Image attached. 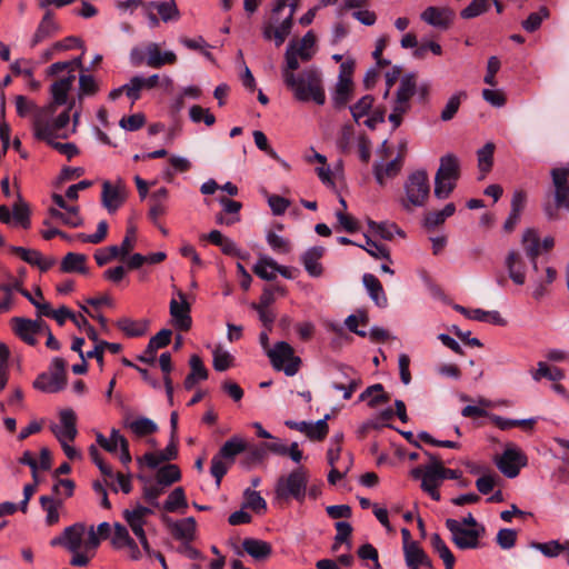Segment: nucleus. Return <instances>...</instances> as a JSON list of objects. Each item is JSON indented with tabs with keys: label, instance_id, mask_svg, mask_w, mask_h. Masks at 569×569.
I'll return each mask as SVG.
<instances>
[{
	"label": "nucleus",
	"instance_id": "a19ab883",
	"mask_svg": "<svg viewBox=\"0 0 569 569\" xmlns=\"http://www.w3.org/2000/svg\"><path fill=\"white\" fill-rule=\"evenodd\" d=\"M531 377L535 381H540L546 378L551 381H560L565 378L563 371L558 367H550L543 361L537 363V369L530 371Z\"/></svg>",
	"mask_w": 569,
	"mask_h": 569
},
{
	"label": "nucleus",
	"instance_id": "5701e85b",
	"mask_svg": "<svg viewBox=\"0 0 569 569\" xmlns=\"http://www.w3.org/2000/svg\"><path fill=\"white\" fill-rule=\"evenodd\" d=\"M505 266L510 279L518 286L526 282V264L521 254L516 250H510L506 257Z\"/></svg>",
	"mask_w": 569,
	"mask_h": 569
},
{
	"label": "nucleus",
	"instance_id": "9d476101",
	"mask_svg": "<svg viewBox=\"0 0 569 569\" xmlns=\"http://www.w3.org/2000/svg\"><path fill=\"white\" fill-rule=\"evenodd\" d=\"M498 469L508 478H515L519 475L522 467L527 465L526 455L515 445H507L502 455L496 458Z\"/></svg>",
	"mask_w": 569,
	"mask_h": 569
},
{
	"label": "nucleus",
	"instance_id": "4be33fe9",
	"mask_svg": "<svg viewBox=\"0 0 569 569\" xmlns=\"http://www.w3.org/2000/svg\"><path fill=\"white\" fill-rule=\"evenodd\" d=\"M326 416L323 419L318 420L317 422H307V421H287L286 425L291 428L299 430L300 432L306 433L312 440H321L328 433V423Z\"/></svg>",
	"mask_w": 569,
	"mask_h": 569
},
{
	"label": "nucleus",
	"instance_id": "37998d69",
	"mask_svg": "<svg viewBox=\"0 0 569 569\" xmlns=\"http://www.w3.org/2000/svg\"><path fill=\"white\" fill-rule=\"evenodd\" d=\"M430 543L433 550L439 555L442 559L446 569H453L456 559L446 542L441 539L438 533H433L430 538Z\"/></svg>",
	"mask_w": 569,
	"mask_h": 569
},
{
	"label": "nucleus",
	"instance_id": "1a4fd4ad",
	"mask_svg": "<svg viewBox=\"0 0 569 569\" xmlns=\"http://www.w3.org/2000/svg\"><path fill=\"white\" fill-rule=\"evenodd\" d=\"M446 528L451 533V540L457 548L476 549L479 547V539L485 533V528H465L457 519H447Z\"/></svg>",
	"mask_w": 569,
	"mask_h": 569
},
{
	"label": "nucleus",
	"instance_id": "393cba45",
	"mask_svg": "<svg viewBox=\"0 0 569 569\" xmlns=\"http://www.w3.org/2000/svg\"><path fill=\"white\" fill-rule=\"evenodd\" d=\"M146 63L151 68H160L177 61V56L173 51L161 52L159 44L156 42H150L146 47Z\"/></svg>",
	"mask_w": 569,
	"mask_h": 569
},
{
	"label": "nucleus",
	"instance_id": "0eeeda50",
	"mask_svg": "<svg viewBox=\"0 0 569 569\" xmlns=\"http://www.w3.org/2000/svg\"><path fill=\"white\" fill-rule=\"evenodd\" d=\"M405 197L400 199L403 210L410 212L413 208L423 207L429 198L430 184L426 171L411 173L403 184Z\"/></svg>",
	"mask_w": 569,
	"mask_h": 569
},
{
	"label": "nucleus",
	"instance_id": "13d9d810",
	"mask_svg": "<svg viewBox=\"0 0 569 569\" xmlns=\"http://www.w3.org/2000/svg\"><path fill=\"white\" fill-rule=\"evenodd\" d=\"M118 328L129 337H140L146 333L147 327L143 322L130 318H121L117 321Z\"/></svg>",
	"mask_w": 569,
	"mask_h": 569
},
{
	"label": "nucleus",
	"instance_id": "ea45409f",
	"mask_svg": "<svg viewBox=\"0 0 569 569\" xmlns=\"http://www.w3.org/2000/svg\"><path fill=\"white\" fill-rule=\"evenodd\" d=\"M14 106L17 114L20 118H30V122L41 110V107L38 106L36 101L22 94L14 97Z\"/></svg>",
	"mask_w": 569,
	"mask_h": 569
},
{
	"label": "nucleus",
	"instance_id": "e2e57ef3",
	"mask_svg": "<svg viewBox=\"0 0 569 569\" xmlns=\"http://www.w3.org/2000/svg\"><path fill=\"white\" fill-rule=\"evenodd\" d=\"M106 349L112 353H118L121 351L122 347L120 343L116 342L99 341L91 351L87 352V358H96L98 363L102 366Z\"/></svg>",
	"mask_w": 569,
	"mask_h": 569
},
{
	"label": "nucleus",
	"instance_id": "49530a36",
	"mask_svg": "<svg viewBox=\"0 0 569 569\" xmlns=\"http://www.w3.org/2000/svg\"><path fill=\"white\" fill-rule=\"evenodd\" d=\"M368 226L373 233L385 240H392L396 234L405 237L403 231L396 223L369 221Z\"/></svg>",
	"mask_w": 569,
	"mask_h": 569
},
{
	"label": "nucleus",
	"instance_id": "412c9836",
	"mask_svg": "<svg viewBox=\"0 0 569 569\" xmlns=\"http://www.w3.org/2000/svg\"><path fill=\"white\" fill-rule=\"evenodd\" d=\"M338 368L341 370V373L345 376L346 381H332L331 387L337 391H342L343 399L348 400L352 397L353 392L361 385V379L359 375L348 366L339 365Z\"/></svg>",
	"mask_w": 569,
	"mask_h": 569
},
{
	"label": "nucleus",
	"instance_id": "bf43d9fd",
	"mask_svg": "<svg viewBox=\"0 0 569 569\" xmlns=\"http://www.w3.org/2000/svg\"><path fill=\"white\" fill-rule=\"evenodd\" d=\"M244 502L243 508H250L257 513L264 512L267 509V502L261 497L258 491H254L250 488L246 489L243 492Z\"/></svg>",
	"mask_w": 569,
	"mask_h": 569
},
{
	"label": "nucleus",
	"instance_id": "774afa93",
	"mask_svg": "<svg viewBox=\"0 0 569 569\" xmlns=\"http://www.w3.org/2000/svg\"><path fill=\"white\" fill-rule=\"evenodd\" d=\"M213 368L217 371H226L228 370L233 362L232 356L227 351L223 350L221 347H217L213 352Z\"/></svg>",
	"mask_w": 569,
	"mask_h": 569
},
{
	"label": "nucleus",
	"instance_id": "a878e982",
	"mask_svg": "<svg viewBox=\"0 0 569 569\" xmlns=\"http://www.w3.org/2000/svg\"><path fill=\"white\" fill-rule=\"evenodd\" d=\"M401 168H402V158L400 156H398L397 158H395L388 162H383V161L376 162L373 166V174H375L377 182L380 186H385L386 181L388 179L395 178L400 172Z\"/></svg>",
	"mask_w": 569,
	"mask_h": 569
},
{
	"label": "nucleus",
	"instance_id": "a18cd8bd",
	"mask_svg": "<svg viewBox=\"0 0 569 569\" xmlns=\"http://www.w3.org/2000/svg\"><path fill=\"white\" fill-rule=\"evenodd\" d=\"M87 257L82 253L69 252L61 261L63 272H86Z\"/></svg>",
	"mask_w": 569,
	"mask_h": 569
},
{
	"label": "nucleus",
	"instance_id": "338daca9",
	"mask_svg": "<svg viewBox=\"0 0 569 569\" xmlns=\"http://www.w3.org/2000/svg\"><path fill=\"white\" fill-rule=\"evenodd\" d=\"M98 91L99 84L97 80L90 74L81 73L79 77V99L87 96H94Z\"/></svg>",
	"mask_w": 569,
	"mask_h": 569
},
{
	"label": "nucleus",
	"instance_id": "c756f323",
	"mask_svg": "<svg viewBox=\"0 0 569 569\" xmlns=\"http://www.w3.org/2000/svg\"><path fill=\"white\" fill-rule=\"evenodd\" d=\"M172 332L169 329L160 330L153 336L147 346L146 353H150V357H138V360L144 363L153 365L156 360V351L164 348L170 343Z\"/></svg>",
	"mask_w": 569,
	"mask_h": 569
},
{
	"label": "nucleus",
	"instance_id": "7ed1b4c3",
	"mask_svg": "<svg viewBox=\"0 0 569 569\" xmlns=\"http://www.w3.org/2000/svg\"><path fill=\"white\" fill-rule=\"evenodd\" d=\"M74 102L56 116L57 108L52 104H44L31 121L32 134L37 140L51 142L52 139H67L69 131L67 129L70 122V111Z\"/></svg>",
	"mask_w": 569,
	"mask_h": 569
},
{
	"label": "nucleus",
	"instance_id": "6e6552de",
	"mask_svg": "<svg viewBox=\"0 0 569 569\" xmlns=\"http://www.w3.org/2000/svg\"><path fill=\"white\" fill-rule=\"evenodd\" d=\"M267 356L273 369L283 371L288 377L295 376L300 369L301 359L286 341H278L271 349H267Z\"/></svg>",
	"mask_w": 569,
	"mask_h": 569
},
{
	"label": "nucleus",
	"instance_id": "de8ad7c7",
	"mask_svg": "<svg viewBox=\"0 0 569 569\" xmlns=\"http://www.w3.org/2000/svg\"><path fill=\"white\" fill-rule=\"evenodd\" d=\"M557 278V271L552 267L546 268V276L543 278H537L532 284V297L536 300H540L547 295V286L551 284Z\"/></svg>",
	"mask_w": 569,
	"mask_h": 569
},
{
	"label": "nucleus",
	"instance_id": "4c0bfd02",
	"mask_svg": "<svg viewBox=\"0 0 569 569\" xmlns=\"http://www.w3.org/2000/svg\"><path fill=\"white\" fill-rule=\"evenodd\" d=\"M123 426L130 429L136 436L144 437L158 430L157 425L149 418L140 417L134 420L126 419Z\"/></svg>",
	"mask_w": 569,
	"mask_h": 569
},
{
	"label": "nucleus",
	"instance_id": "864d4df0",
	"mask_svg": "<svg viewBox=\"0 0 569 569\" xmlns=\"http://www.w3.org/2000/svg\"><path fill=\"white\" fill-rule=\"evenodd\" d=\"M180 478L181 473L176 465H166L158 470L156 481L167 488L180 480Z\"/></svg>",
	"mask_w": 569,
	"mask_h": 569
},
{
	"label": "nucleus",
	"instance_id": "39448f33",
	"mask_svg": "<svg viewBox=\"0 0 569 569\" xmlns=\"http://www.w3.org/2000/svg\"><path fill=\"white\" fill-rule=\"evenodd\" d=\"M309 481V471L303 467H298L289 473L280 476L274 485V500L278 502L295 500L302 503L307 497Z\"/></svg>",
	"mask_w": 569,
	"mask_h": 569
},
{
	"label": "nucleus",
	"instance_id": "c9c22d12",
	"mask_svg": "<svg viewBox=\"0 0 569 569\" xmlns=\"http://www.w3.org/2000/svg\"><path fill=\"white\" fill-rule=\"evenodd\" d=\"M247 450V441L240 436H233L220 448L218 456L233 462L234 457Z\"/></svg>",
	"mask_w": 569,
	"mask_h": 569
},
{
	"label": "nucleus",
	"instance_id": "09e8293b",
	"mask_svg": "<svg viewBox=\"0 0 569 569\" xmlns=\"http://www.w3.org/2000/svg\"><path fill=\"white\" fill-rule=\"evenodd\" d=\"M493 152L495 144L492 142L486 143L481 149L478 150V168L481 172L479 179H483L486 174L491 170Z\"/></svg>",
	"mask_w": 569,
	"mask_h": 569
},
{
	"label": "nucleus",
	"instance_id": "9b49d317",
	"mask_svg": "<svg viewBox=\"0 0 569 569\" xmlns=\"http://www.w3.org/2000/svg\"><path fill=\"white\" fill-rule=\"evenodd\" d=\"M190 311L191 306L187 301L186 295L181 290H177L169 305L171 322L174 328L181 331H188L191 328L192 319Z\"/></svg>",
	"mask_w": 569,
	"mask_h": 569
},
{
	"label": "nucleus",
	"instance_id": "72a5a7b5",
	"mask_svg": "<svg viewBox=\"0 0 569 569\" xmlns=\"http://www.w3.org/2000/svg\"><path fill=\"white\" fill-rule=\"evenodd\" d=\"M316 41L313 31H308L299 41L292 40L289 44H293V51L302 61H309L316 52Z\"/></svg>",
	"mask_w": 569,
	"mask_h": 569
},
{
	"label": "nucleus",
	"instance_id": "c85d7f7f",
	"mask_svg": "<svg viewBox=\"0 0 569 569\" xmlns=\"http://www.w3.org/2000/svg\"><path fill=\"white\" fill-rule=\"evenodd\" d=\"M325 253V248L321 246L309 248L302 256L301 262L306 271L311 277H320L322 274V266L319 260Z\"/></svg>",
	"mask_w": 569,
	"mask_h": 569
},
{
	"label": "nucleus",
	"instance_id": "79ce46f5",
	"mask_svg": "<svg viewBox=\"0 0 569 569\" xmlns=\"http://www.w3.org/2000/svg\"><path fill=\"white\" fill-rule=\"evenodd\" d=\"M278 263L269 257H260L253 267V272L263 280H273L277 277Z\"/></svg>",
	"mask_w": 569,
	"mask_h": 569
},
{
	"label": "nucleus",
	"instance_id": "7c9ffc66",
	"mask_svg": "<svg viewBox=\"0 0 569 569\" xmlns=\"http://www.w3.org/2000/svg\"><path fill=\"white\" fill-rule=\"evenodd\" d=\"M101 200L109 212H114L123 203L124 196L119 187H113L109 181H106L102 184Z\"/></svg>",
	"mask_w": 569,
	"mask_h": 569
},
{
	"label": "nucleus",
	"instance_id": "5fc2aeb1",
	"mask_svg": "<svg viewBox=\"0 0 569 569\" xmlns=\"http://www.w3.org/2000/svg\"><path fill=\"white\" fill-rule=\"evenodd\" d=\"M187 506H188V503H187L184 490L181 487H177L168 496L162 508L167 512H174L179 508H187Z\"/></svg>",
	"mask_w": 569,
	"mask_h": 569
},
{
	"label": "nucleus",
	"instance_id": "603ef678",
	"mask_svg": "<svg viewBox=\"0 0 569 569\" xmlns=\"http://www.w3.org/2000/svg\"><path fill=\"white\" fill-rule=\"evenodd\" d=\"M456 211V206L450 202L442 210L428 212L425 217V224L428 228H435L446 221Z\"/></svg>",
	"mask_w": 569,
	"mask_h": 569
},
{
	"label": "nucleus",
	"instance_id": "dca6fc26",
	"mask_svg": "<svg viewBox=\"0 0 569 569\" xmlns=\"http://www.w3.org/2000/svg\"><path fill=\"white\" fill-rule=\"evenodd\" d=\"M420 18L435 28L447 29L455 18V12L448 7H428Z\"/></svg>",
	"mask_w": 569,
	"mask_h": 569
},
{
	"label": "nucleus",
	"instance_id": "f03ea898",
	"mask_svg": "<svg viewBox=\"0 0 569 569\" xmlns=\"http://www.w3.org/2000/svg\"><path fill=\"white\" fill-rule=\"evenodd\" d=\"M300 0H274L270 16L262 23V37L273 41L276 47L283 44L293 27V16Z\"/></svg>",
	"mask_w": 569,
	"mask_h": 569
},
{
	"label": "nucleus",
	"instance_id": "ddd939ff",
	"mask_svg": "<svg viewBox=\"0 0 569 569\" xmlns=\"http://www.w3.org/2000/svg\"><path fill=\"white\" fill-rule=\"evenodd\" d=\"M13 332L26 343L30 346L37 345V336L47 329V323L42 319H28L23 317H14L11 319Z\"/></svg>",
	"mask_w": 569,
	"mask_h": 569
},
{
	"label": "nucleus",
	"instance_id": "58836bf2",
	"mask_svg": "<svg viewBox=\"0 0 569 569\" xmlns=\"http://www.w3.org/2000/svg\"><path fill=\"white\" fill-rule=\"evenodd\" d=\"M12 221H14L16 224H19L23 229H29L31 226L30 220V208L29 204L22 199L20 194L17 197V201L12 206V213H11Z\"/></svg>",
	"mask_w": 569,
	"mask_h": 569
},
{
	"label": "nucleus",
	"instance_id": "4d7b16f0",
	"mask_svg": "<svg viewBox=\"0 0 569 569\" xmlns=\"http://www.w3.org/2000/svg\"><path fill=\"white\" fill-rule=\"evenodd\" d=\"M149 8L157 9L162 21L177 20L179 18V10L173 0L162 2H150Z\"/></svg>",
	"mask_w": 569,
	"mask_h": 569
},
{
	"label": "nucleus",
	"instance_id": "2eb2a0df",
	"mask_svg": "<svg viewBox=\"0 0 569 569\" xmlns=\"http://www.w3.org/2000/svg\"><path fill=\"white\" fill-rule=\"evenodd\" d=\"M569 164L553 168L551 170L552 183L555 187V201L557 207L569 210Z\"/></svg>",
	"mask_w": 569,
	"mask_h": 569
},
{
	"label": "nucleus",
	"instance_id": "a211bd4d",
	"mask_svg": "<svg viewBox=\"0 0 569 569\" xmlns=\"http://www.w3.org/2000/svg\"><path fill=\"white\" fill-rule=\"evenodd\" d=\"M442 483V476L440 472V462L437 460L433 463L426 465V473L423 481L421 482V488L425 492H427L433 500H440V492L438 488Z\"/></svg>",
	"mask_w": 569,
	"mask_h": 569
},
{
	"label": "nucleus",
	"instance_id": "2f4dec72",
	"mask_svg": "<svg viewBox=\"0 0 569 569\" xmlns=\"http://www.w3.org/2000/svg\"><path fill=\"white\" fill-rule=\"evenodd\" d=\"M64 386L66 379H62L60 376L51 371L38 376L33 382V387L36 389L48 393L58 392L62 390Z\"/></svg>",
	"mask_w": 569,
	"mask_h": 569
},
{
	"label": "nucleus",
	"instance_id": "aec40b11",
	"mask_svg": "<svg viewBox=\"0 0 569 569\" xmlns=\"http://www.w3.org/2000/svg\"><path fill=\"white\" fill-rule=\"evenodd\" d=\"M76 81V73L67 74L58 80H56L50 86V94L51 102L48 104H52V107L63 106L68 102V94L71 91L73 83Z\"/></svg>",
	"mask_w": 569,
	"mask_h": 569
},
{
	"label": "nucleus",
	"instance_id": "c03bdc74",
	"mask_svg": "<svg viewBox=\"0 0 569 569\" xmlns=\"http://www.w3.org/2000/svg\"><path fill=\"white\" fill-rule=\"evenodd\" d=\"M495 406V402L486 399V398H478L477 405H468L466 406L461 415L465 418H481V417H488L490 419L491 413L487 411V408H492Z\"/></svg>",
	"mask_w": 569,
	"mask_h": 569
},
{
	"label": "nucleus",
	"instance_id": "cd10ccee",
	"mask_svg": "<svg viewBox=\"0 0 569 569\" xmlns=\"http://www.w3.org/2000/svg\"><path fill=\"white\" fill-rule=\"evenodd\" d=\"M521 243L527 257L532 264V269L537 271V259L540 253V238L538 231L536 229L525 230L522 233Z\"/></svg>",
	"mask_w": 569,
	"mask_h": 569
},
{
	"label": "nucleus",
	"instance_id": "6e6d98bb",
	"mask_svg": "<svg viewBox=\"0 0 569 569\" xmlns=\"http://www.w3.org/2000/svg\"><path fill=\"white\" fill-rule=\"evenodd\" d=\"M353 83L352 81H337L332 100L336 107L341 108L350 100Z\"/></svg>",
	"mask_w": 569,
	"mask_h": 569
},
{
	"label": "nucleus",
	"instance_id": "bb28decb",
	"mask_svg": "<svg viewBox=\"0 0 569 569\" xmlns=\"http://www.w3.org/2000/svg\"><path fill=\"white\" fill-rule=\"evenodd\" d=\"M59 30L58 23L53 20L51 10H47L31 39V47L38 46L43 40L52 37Z\"/></svg>",
	"mask_w": 569,
	"mask_h": 569
},
{
	"label": "nucleus",
	"instance_id": "473e14b6",
	"mask_svg": "<svg viewBox=\"0 0 569 569\" xmlns=\"http://www.w3.org/2000/svg\"><path fill=\"white\" fill-rule=\"evenodd\" d=\"M362 283L375 303L380 308H385L388 300L379 279L371 273H365L362 277Z\"/></svg>",
	"mask_w": 569,
	"mask_h": 569
},
{
	"label": "nucleus",
	"instance_id": "6ab92c4d",
	"mask_svg": "<svg viewBox=\"0 0 569 569\" xmlns=\"http://www.w3.org/2000/svg\"><path fill=\"white\" fill-rule=\"evenodd\" d=\"M153 513L152 509L140 505L123 511V518L128 526L131 528L134 536H142L144 532L143 527L147 525V519Z\"/></svg>",
	"mask_w": 569,
	"mask_h": 569
},
{
	"label": "nucleus",
	"instance_id": "423d86ee",
	"mask_svg": "<svg viewBox=\"0 0 569 569\" xmlns=\"http://www.w3.org/2000/svg\"><path fill=\"white\" fill-rule=\"evenodd\" d=\"M460 177V161L457 156L447 153L440 158L435 177V197L443 200L453 191Z\"/></svg>",
	"mask_w": 569,
	"mask_h": 569
},
{
	"label": "nucleus",
	"instance_id": "3c124183",
	"mask_svg": "<svg viewBox=\"0 0 569 569\" xmlns=\"http://www.w3.org/2000/svg\"><path fill=\"white\" fill-rule=\"evenodd\" d=\"M76 68L82 69V57H77L71 61H59L52 63L46 71L48 77H57L63 71L67 74L74 73Z\"/></svg>",
	"mask_w": 569,
	"mask_h": 569
},
{
	"label": "nucleus",
	"instance_id": "69168bd1",
	"mask_svg": "<svg viewBox=\"0 0 569 569\" xmlns=\"http://www.w3.org/2000/svg\"><path fill=\"white\" fill-rule=\"evenodd\" d=\"M362 249H365L371 257L376 259H383L391 262L390 252L388 248L383 244L377 243L366 236V242L363 244H359Z\"/></svg>",
	"mask_w": 569,
	"mask_h": 569
},
{
	"label": "nucleus",
	"instance_id": "8fccbe9b",
	"mask_svg": "<svg viewBox=\"0 0 569 569\" xmlns=\"http://www.w3.org/2000/svg\"><path fill=\"white\" fill-rule=\"evenodd\" d=\"M361 401L368 400V405L375 408L381 402H387L389 397L383 392V387L380 383L368 387L359 397Z\"/></svg>",
	"mask_w": 569,
	"mask_h": 569
},
{
	"label": "nucleus",
	"instance_id": "4468645a",
	"mask_svg": "<svg viewBox=\"0 0 569 569\" xmlns=\"http://www.w3.org/2000/svg\"><path fill=\"white\" fill-rule=\"evenodd\" d=\"M97 443L110 453H116L120 449V460L128 465L131 461L128 440L120 433L118 429H111L110 437H104L101 432L96 435Z\"/></svg>",
	"mask_w": 569,
	"mask_h": 569
},
{
	"label": "nucleus",
	"instance_id": "20e7f679",
	"mask_svg": "<svg viewBox=\"0 0 569 569\" xmlns=\"http://www.w3.org/2000/svg\"><path fill=\"white\" fill-rule=\"evenodd\" d=\"M284 84L299 101H313L320 106L326 102L321 76L316 68H308L297 76H289Z\"/></svg>",
	"mask_w": 569,
	"mask_h": 569
},
{
	"label": "nucleus",
	"instance_id": "680f3d73",
	"mask_svg": "<svg viewBox=\"0 0 569 569\" xmlns=\"http://www.w3.org/2000/svg\"><path fill=\"white\" fill-rule=\"evenodd\" d=\"M299 54L293 51V44H288L284 53L286 64L282 68L283 82L288 81L289 76H296L295 71L299 69Z\"/></svg>",
	"mask_w": 569,
	"mask_h": 569
},
{
	"label": "nucleus",
	"instance_id": "f704fd0d",
	"mask_svg": "<svg viewBox=\"0 0 569 569\" xmlns=\"http://www.w3.org/2000/svg\"><path fill=\"white\" fill-rule=\"evenodd\" d=\"M243 550L257 560L267 559L271 555V545L267 541L247 538L242 542Z\"/></svg>",
	"mask_w": 569,
	"mask_h": 569
},
{
	"label": "nucleus",
	"instance_id": "f257e3e1",
	"mask_svg": "<svg viewBox=\"0 0 569 569\" xmlns=\"http://www.w3.org/2000/svg\"><path fill=\"white\" fill-rule=\"evenodd\" d=\"M50 545L62 546L72 553L71 566L87 567L96 556L100 538L97 536L93 526L87 527L82 522H77L64 528L60 536L51 540Z\"/></svg>",
	"mask_w": 569,
	"mask_h": 569
},
{
	"label": "nucleus",
	"instance_id": "052dcab7",
	"mask_svg": "<svg viewBox=\"0 0 569 569\" xmlns=\"http://www.w3.org/2000/svg\"><path fill=\"white\" fill-rule=\"evenodd\" d=\"M40 503L43 510L47 512L46 522L48 526H52L59 521V512L58 509L61 506V502L54 500L52 497L42 496L40 498Z\"/></svg>",
	"mask_w": 569,
	"mask_h": 569
},
{
	"label": "nucleus",
	"instance_id": "f8f14e48",
	"mask_svg": "<svg viewBox=\"0 0 569 569\" xmlns=\"http://www.w3.org/2000/svg\"><path fill=\"white\" fill-rule=\"evenodd\" d=\"M49 429L59 442L74 441L78 436L76 412L70 408L60 410L59 421L51 422Z\"/></svg>",
	"mask_w": 569,
	"mask_h": 569
},
{
	"label": "nucleus",
	"instance_id": "0e129e2a",
	"mask_svg": "<svg viewBox=\"0 0 569 569\" xmlns=\"http://www.w3.org/2000/svg\"><path fill=\"white\" fill-rule=\"evenodd\" d=\"M467 98V93L465 91H459L451 96L449 100L447 101L445 108L441 111V120L449 121L451 120L455 114L457 113L461 100Z\"/></svg>",
	"mask_w": 569,
	"mask_h": 569
},
{
	"label": "nucleus",
	"instance_id": "e433bc0d",
	"mask_svg": "<svg viewBox=\"0 0 569 569\" xmlns=\"http://www.w3.org/2000/svg\"><path fill=\"white\" fill-rule=\"evenodd\" d=\"M10 69L16 76H23L28 79V87L32 91H38L41 83L33 78V68L30 61L24 59H18L10 64Z\"/></svg>",
	"mask_w": 569,
	"mask_h": 569
},
{
	"label": "nucleus",
	"instance_id": "f3484780",
	"mask_svg": "<svg viewBox=\"0 0 569 569\" xmlns=\"http://www.w3.org/2000/svg\"><path fill=\"white\" fill-rule=\"evenodd\" d=\"M9 251L18 256L30 266L38 267L41 271L49 270L54 264V259L44 258L40 251L24 247L10 246Z\"/></svg>",
	"mask_w": 569,
	"mask_h": 569
},
{
	"label": "nucleus",
	"instance_id": "b1692460",
	"mask_svg": "<svg viewBox=\"0 0 569 569\" xmlns=\"http://www.w3.org/2000/svg\"><path fill=\"white\" fill-rule=\"evenodd\" d=\"M164 521L168 523L169 528L171 529V533L176 539L187 542L194 539L197 522L193 517H188L178 521H172L168 518H164Z\"/></svg>",
	"mask_w": 569,
	"mask_h": 569
}]
</instances>
